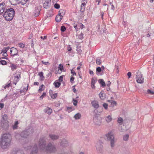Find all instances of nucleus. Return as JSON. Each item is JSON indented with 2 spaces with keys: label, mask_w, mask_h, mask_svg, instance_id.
<instances>
[{
  "label": "nucleus",
  "mask_w": 154,
  "mask_h": 154,
  "mask_svg": "<svg viewBox=\"0 0 154 154\" xmlns=\"http://www.w3.org/2000/svg\"><path fill=\"white\" fill-rule=\"evenodd\" d=\"M12 140L11 136L8 133L3 134L0 140V146L3 149L8 148L10 146Z\"/></svg>",
  "instance_id": "nucleus-1"
},
{
  "label": "nucleus",
  "mask_w": 154,
  "mask_h": 154,
  "mask_svg": "<svg viewBox=\"0 0 154 154\" xmlns=\"http://www.w3.org/2000/svg\"><path fill=\"white\" fill-rule=\"evenodd\" d=\"M46 141L43 137L41 138L39 142V147L40 149L47 152H53L56 151V148L50 143L46 147Z\"/></svg>",
  "instance_id": "nucleus-2"
},
{
  "label": "nucleus",
  "mask_w": 154,
  "mask_h": 154,
  "mask_svg": "<svg viewBox=\"0 0 154 154\" xmlns=\"http://www.w3.org/2000/svg\"><path fill=\"white\" fill-rule=\"evenodd\" d=\"M15 11L12 8L6 9L4 12L3 16L7 21L11 20L14 16Z\"/></svg>",
  "instance_id": "nucleus-3"
},
{
  "label": "nucleus",
  "mask_w": 154,
  "mask_h": 154,
  "mask_svg": "<svg viewBox=\"0 0 154 154\" xmlns=\"http://www.w3.org/2000/svg\"><path fill=\"white\" fill-rule=\"evenodd\" d=\"M33 132V129L32 128H29L26 131L22 132L20 135H17L16 137L17 138V136H20L22 137L26 138L32 134Z\"/></svg>",
  "instance_id": "nucleus-4"
},
{
  "label": "nucleus",
  "mask_w": 154,
  "mask_h": 154,
  "mask_svg": "<svg viewBox=\"0 0 154 154\" xmlns=\"http://www.w3.org/2000/svg\"><path fill=\"white\" fill-rule=\"evenodd\" d=\"M136 78L137 83L141 84L143 82L144 78L143 77L142 74L140 72H137Z\"/></svg>",
  "instance_id": "nucleus-5"
},
{
  "label": "nucleus",
  "mask_w": 154,
  "mask_h": 154,
  "mask_svg": "<svg viewBox=\"0 0 154 154\" xmlns=\"http://www.w3.org/2000/svg\"><path fill=\"white\" fill-rule=\"evenodd\" d=\"M24 149H26L28 150L29 149H31V152L30 154H37L38 149L37 145H35L34 146L32 147L31 146H28L27 148L24 147Z\"/></svg>",
  "instance_id": "nucleus-6"
},
{
  "label": "nucleus",
  "mask_w": 154,
  "mask_h": 154,
  "mask_svg": "<svg viewBox=\"0 0 154 154\" xmlns=\"http://www.w3.org/2000/svg\"><path fill=\"white\" fill-rule=\"evenodd\" d=\"M102 143L101 141H99L96 144V148L97 150L99 152H101L103 151V146Z\"/></svg>",
  "instance_id": "nucleus-7"
},
{
  "label": "nucleus",
  "mask_w": 154,
  "mask_h": 154,
  "mask_svg": "<svg viewBox=\"0 0 154 154\" xmlns=\"http://www.w3.org/2000/svg\"><path fill=\"white\" fill-rule=\"evenodd\" d=\"M94 122L96 125L100 126L101 124V118L99 117L98 116H96L93 119Z\"/></svg>",
  "instance_id": "nucleus-8"
},
{
  "label": "nucleus",
  "mask_w": 154,
  "mask_h": 154,
  "mask_svg": "<svg viewBox=\"0 0 154 154\" xmlns=\"http://www.w3.org/2000/svg\"><path fill=\"white\" fill-rule=\"evenodd\" d=\"M104 138L106 140L110 141L114 139V137L112 132H109L104 135Z\"/></svg>",
  "instance_id": "nucleus-9"
},
{
  "label": "nucleus",
  "mask_w": 154,
  "mask_h": 154,
  "mask_svg": "<svg viewBox=\"0 0 154 154\" xmlns=\"http://www.w3.org/2000/svg\"><path fill=\"white\" fill-rule=\"evenodd\" d=\"M10 54L11 56H14L18 54V51L16 48L12 47L11 48Z\"/></svg>",
  "instance_id": "nucleus-10"
},
{
  "label": "nucleus",
  "mask_w": 154,
  "mask_h": 154,
  "mask_svg": "<svg viewBox=\"0 0 154 154\" xmlns=\"http://www.w3.org/2000/svg\"><path fill=\"white\" fill-rule=\"evenodd\" d=\"M1 127L4 129H6L8 128L9 125L7 121H2L1 122Z\"/></svg>",
  "instance_id": "nucleus-11"
},
{
  "label": "nucleus",
  "mask_w": 154,
  "mask_h": 154,
  "mask_svg": "<svg viewBox=\"0 0 154 154\" xmlns=\"http://www.w3.org/2000/svg\"><path fill=\"white\" fill-rule=\"evenodd\" d=\"M6 5L5 3H0V15L4 13L5 10Z\"/></svg>",
  "instance_id": "nucleus-12"
},
{
  "label": "nucleus",
  "mask_w": 154,
  "mask_h": 154,
  "mask_svg": "<svg viewBox=\"0 0 154 154\" xmlns=\"http://www.w3.org/2000/svg\"><path fill=\"white\" fill-rule=\"evenodd\" d=\"M20 78V74H18L14 76L13 83L16 85L17 82L19 81Z\"/></svg>",
  "instance_id": "nucleus-13"
},
{
  "label": "nucleus",
  "mask_w": 154,
  "mask_h": 154,
  "mask_svg": "<svg viewBox=\"0 0 154 154\" xmlns=\"http://www.w3.org/2000/svg\"><path fill=\"white\" fill-rule=\"evenodd\" d=\"M91 103L93 107L95 109H97L99 107L98 102L97 100H94L92 101Z\"/></svg>",
  "instance_id": "nucleus-14"
},
{
  "label": "nucleus",
  "mask_w": 154,
  "mask_h": 154,
  "mask_svg": "<svg viewBox=\"0 0 154 154\" xmlns=\"http://www.w3.org/2000/svg\"><path fill=\"white\" fill-rule=\"evenodd\" d=\"M12 154H24V153L22 150L15 149L12 151Z\"/></svg>",
  "instance_id": "nucleus-15"
},
{
  "label": "nucleus",
  "mask_w": 154,
  "mask_h": 154,
  "mask_svg": "<svg viewBox=\"0 0 154 154\" xmlns=\"http://www.w3.org/2000/svg\"><path fill=\"white\" fill-rule=\"evenodd\" d=\"M44 112L50 115L52 112V110L50 108L47 107L44 110Z\"/></svg>",
  "instance_id": "nucleus-16"
},
{
  "label": "nucleus",
  "mask_w": 154,
  "mask_h": 154,
  "mask_svg": "<svg viewBox=\"0 0 154 154\" xmlns=\"http://www.w3.org/2000/svg\"><path fill=\"white\" fill-rule=\"evenodd\" d=\"M49 136L50 138L53 140H57L59 137V136L58 135L53 134H50Z\"/></svg>",
  "instance_id": "nucleus-17"
},
{
  "label": "nucleus",
  "mask_w": 154,
  "mask_h": 154,
  "mask_svg": "<svg viewBox=\"0 0 154 154\" xmlns=\"http://www.w3.org/2000/svg\"><path fill=\"white\" fill-rule=\"evenodd\" d=\"M51 2L45 1V2H44L43 4V6L45 8H48L50 5Z\"/></svg>",
  "instance_id": "nucleus-18"
},
{
  "label": "nucleus",
  "mask_w": 154,
  "mask_h": 154,
  "mask_svg": "<svg viewBox=\"0 0 154 154\" xmlns=\"http://www.w3.org/2000/svg\"><path fill=\"white\" fill-rule=\"evenodd\" d=\"M98 82L101 85V86L102 87H104L106 86V84L103 79H99Z\"/></svg>",
  "instance_id": "nucleus-19"
},
{
  "label": "nucleus",
  "mask_w": 154,
  "mask_h": 154,
  "mask_svg": "<svg viewBox=\"0 0 154 154\" xmlns=\"http://www.w3.org/2000/svg\"><path fill=\"white\" fill-rule=\"evenodd\" d=\"M63 17L59 15H57L56 17V21L57 22H60L63 18Z\"/></svg>",
  "instance_id": "nucleus-20"
},
{
  "label": "nucleus",
  "mask_w": 154,
  "mask_h": 154,
  "mask_svg": "<svg viewBox=\"0 0 154 154\" xmlns=\"http://www.w3.org/2000/svg\"><path fill=\"white\" fill-rule=\"evenodd\" d=\"M68 142L65 139L63 140L60 143V145L62 146H66L68 145Z\"/></svg>",
  "instance_id": "nucleus-21"
},
{
  "label": "nucleus",
  "mask_w": 154,
  "mask_h": 154,
  "mask_svg": "<svg viewBox=\"0 0 154 154\" xmlns=\"http://www.w3.org/2000/svg\"><path fill=\"white\" fill-rule=\"evenodd\" d=\"M38 75L40 76V80L42 81L44 80L45 78L44 76H43V73L42 72H39L38 73Z\"/></svg>",
  "instance_id": "nucleus-22"
},
{
  "label": "nucleus",
  "mask_w": 154,
  "mask_h": 154,
  "mask_svg": "<svg viewBox=\"0 0 154 154\" xmlns=\"http://www.w3.org/2000/svg\"><path fill=\"white\" fill-rule=\"evenodd\" d=\"M105 120L107 122L109 123L112 121V119L111 116L109 115L105 117Z\"/></svg>",
  "instance_id": "nucleus-23"
},
{
  "label": "nucleus",
  "mask_w": 154,
  "mask_h": 154,
  "mask_svg": "<svg viewBox=\"0 0 154 154\" xmlns=\"http://www.w3.org/2000/svg\"><path fill=\"white\" fill-rule=\"evenodd\" d=\"M51 92H52V91H49L50 94L51 96V98L53 99H55L57 97V94L56 93H55L54 94H51Z\"/></svg>",
  "instance_id": "nucleus-24"
},
{
  "label": "nucleus",
  "mask_w": 154,
  "mask_h": 154,
  "mask_svg": "<svg viewBox=\"0 0 154 154\" xmlns=\"http://www.w3.org/2000/svg\"><path fill=\"white\" fill-rule=\"evenodd\" d=\"M108 102L110 103V104L111 105V106L112 107L114 106H116L117 104V103L115 101L109 100H108Z\"/></svg>",
  "instance_id": "nucleus-25"
},
{
  "label": "nucleus",
  "mask_w": 154,
  "mask_h": 154,
  "mask_svg": "<svg viewBox=\"0 0 154 154\" xmlns=\"http://www.w3.org/2000/svg\"><path fill=\"white\" fill-rule=\"evenodd\" d=\"M77 27L79 30L80 29H82L85 27V26L82 23H79L77 24Z\"/></svg>",
  "instance_id": "nucleus-26"
},
{
  "label": "nucleus",
  "mask_w": 154,
  "mask_h": 154,
  "mask_svg": "<svg viewBox=\"0 0 154 154\" xmlns=\"http://www.w3.org/2000/svg\"><path fill=\"white\" fill-rule=\"evenodd\" d=\"M65 13V11L63 9H60L59 11V14L62 16H63Z\"/></svg>",
  "instance_id": "nucleus-27"
},
{
  "label": "nucleus",
  "mask_w": 154,
  "mask_h": 154,
  "mask_svg": "<svg viewBox=\"0 0 154 154\" xmlns=\"http://www.w3.org/2000/svg\"><path fill=\"white\" fill-rule=\"evenodd\" d=\"M96 81L93 78H92L91 81V86L92 88H95V84L96 83Z\"/></svg>",
  "instance_id": "nucleus-28"
},
{
  "label": "nucleus",
  "mask_w": 154,
  "mask_h": 154,
  "mask_svg": "<svg viewBox=\"0 0 154 154\" xmlns=\"http://www.w3.org/2000/svg\"><path fill=\"white\" fill-rule=\"evenodd\" d=\"M11 80H9L8 82L5 85V86L4 87V88L5 89L8 88L10 86H11Z\"/></svg>",
  "instance_id": "nucleus-29"
},
{
  "label": "nucleus",
  "mask_w": 154,
  "mask_h": 154,
  "mask_svg": "<svg viewBox=\"0 0 154 154\" xmlns=\"http://www.w3.org/2000/svg\"><path fill=\"white\" fill-rule=\"evenodd\" d=\"M110 146L112 148H113L115 146V141L114 140V138L110 140Z\"/></svg>",
  "instance_id": "nucleus-30"
},
{
  "label": "nucleus",
  "mask_w": 154,
  "mask_h": 154,
  "mask_svg": "<svg viewBox=\"0 0 154 154\" xmlns=\"http://www.w3.org/2000/svg\"><path fill=\"white\" fill-rule=\"evenodd\" d=\"M81 117V114L79 113H77L74 116V118L75 119H79Z\"/></svg>",
  "instance_id": "nucleus-31"
},
{
  "label": "nucleus",
  "mask_w": 154,
  "mask_h": 154,
  "mask_svg": "<svg viewBox=\"0 0 154 154\" xmlns=\"http://www.w3.org/2000/svg\"><path fill=\"white\" fill-rule=\"evenodd\" d=\"M10 67L11 68V69L12 71H14L17 68V66L15 64H12L10 66Z\"/></svg>",
  "instance_id": "nucleus-32"
},
{
  "label": "nucleus",
  "mask_w": 154,
  "mask_h": 154,
  "mask_svg": "<svg viewBox=\"0 0 154 154\" xmlns=\"http://www.w3.org/2000/svg\"><path fill=\"white\" fill-rule=\"evenodd\" d=\"M102 63V60L100 57L97 58L96 60V63L99 65L101 64Z\"/></svg>",
  "instance_id": "nucleus-33"
},
{
  "label": "nucleus",
  "mask_w": 154,
  "mask_h": 154,
  "mask_svg": "<svg viewBox=\"0 0 154 154\" xmlns=\"http://www.w3.org/2000/svg\"><path fill=\"white\" fill-rule=\"evenodd\" d=\"M102 70L101 68L100 67H98L96 68V74L97 75H99V73H100L101 72Z\"/></svg>",
  "instance_id": "nucleus-34"
},
{
  "label": "nucleus",
  "mask_w": 154,
  "mask_h": 154,
  "mask_svg": "<svg viewBox=\"0 0 154 154\" xmlns=\"http://www.w3.org/2000/svg\"><path fill=\"white\" fill-rule=\"evenodd\" d=\"M54 84L55 87L58 88H59L60 85L61 83L60 82H55L54 83Z\"/></svg>",
  "instance_id": "nucleus-35"
},
{
  "label": "nucleus",
  "mask_w": 154,
  "mask_h": 154,
  "mask_svg": "<svg viewBox=\"0 0 154 154\" xmlns=\"http://www.w3.org/2000/svg\"><path fill=\"white\" fill-rule=\"evenodd\" d=\"M129 135L128 134H126L124 136L123 139L125 141H127L128 139Z\"/></svg>",
  "instance_id": "nucleus-36"
},
{
  "label": "nucleus",
  "mask_w": 154,
  "mask_h": 154,
  "mask_svg": "<svg viewBox=\"0 0 154 154\" xmlns=\"http://www.w3.org/2000/svg\"><path fill=\"white\" fill-rule=\"evenodd\" d=\"M123 121L122 118L121 117H119L117 120V122L119 124H122Z\"/></svg>",
  "instance_id": "nucleus-37"
},
{
  "label": "nucleus",
  "mask_w": 154,
  "mask_h": 154,
  "mask_svg": "<svg viewBox=\"0 0 154 154\" xmlns=\"http://www.w3.org/2000/svg\"><path fill=\"white\" fill-rule=\"evenodd\" d=\"M43 87H45V86L43 85H42L40 86L39 87V89L38 90V92H41L42 91H43L44 89H42Z\"/></svg>",
  "instance_id": "nucleus-38"
},
{
  "label": "nucleus",
  "mask_w": 154,
  "mask_h": 154,
  "mask_svg": "<svg viewBox=\"0 0 154 154\" xmlns=\"http://www.w3.org/2000/svg\"><path fill=\"white\" fill-rule=\"evenodd\" d=\"M36 11L37 12L36 13L35 12V16H38L39 14V12H40V10L38 9V8H36L35 9Z\"/></svg>",
  "instance_id": "nucleus-39"
},
{
  "label": "nucleus",
  "mask_w": 154,
  "mask_h": 154,
  "mask_svg": "<svg viewBox=\"0 0 154 154\" xmlns=\"http://www.w3.org/2000/svg\"><path fill=\"white\" fill-rule=\"evenodd\" d=\"M58 70H60L62 72V71H64L63 70V65H62L61 64H60L59 65V66L58 67Z\"/></svg>",
  "instance_id": "nucleus-40"
},
{
  "label": "nucleus",
  "mask_w": 154,
  "mask_h": 154,
  "mask_svg": "<svg viewBox=\"0 0 154 154\" xmlns=\"http://www.w3.org/2000/svg\"><path fill=\"white\" fill-rule=\"evenodd\" d=\"M7 116L6 114H4L2 117L3 120L2 121H7Z\"/></svg>",
  "instance_id": "nucleus-41"
},
{
  "label": "nucleus",
  "mask_w": 154,
  "mask_h": 154,
  "mask_svg": "<svg viewBox=\"0 0 154 154\" xmlns=\"http://www.w3.org/2000/svg\"><path fill=\"white\" fill-rule=\"evenodd\" d=\"M147 92L148 94H149L152 95L154 94V91H152L150 89L148 90Z\"/></svg>",
  "instance_id": "nucleus-42"
},
{
  "label": "nucleus",
  "mask_w": 154,
  "mask_h": 154,
  "mask_svg": "<svg viewBox=\"0 0 154 154\" xmlns=\"http://www.w3.org/2000/svg\"><path fill=\"white\" fill-rule=\"evenodd\" d=\"M0 63L2 65H5L6 64L7 62L5 60H0Z\"/></svg>",
  "instance_id": "nucleus-43"
},
{
  "label": "nucleus",
  "mask_w": 154,
  "mask_h": 154,
  "mask_svg": "<svg viewBox=\"0 0 154 154\" xmlns=\"http://www.w3.org/2000/svg\"><path fill=\"white\" fill-rule=\"evenodd\" d=\"M18 45L19 46L20 48H24V47L25 46V45L23 44V43H19L18 44Z\"/></svg>",
  "instance_id": "nucleus-44"
},
{
  "label": "nucleus",
  "mask_w": 154,
  "mask_h": 154,
  "mask_svg": "<svg viewBox=\"0 0 154 154\" xmlns=\"http://www.w3.org/2000/svg\"><path fill=\"white\" fill-rule=\"evenodd\" d=\"M103 106L105 109H107L108 106L107 104L104 103L103 105Z\"/></svg>",
  "instance_id": "nucleus-45"
},
{
  "label": "nucleus",
  "mask_w": 154,
  "mask_h": 154,
  "mask_svg": "<svg viewBox=\"0 0 154 154\" xmlns=\"http://www.w3.org/2000/svg\"><path fill=\"white\" fill-rule=\"evenodd\" d=\"M72 100L73 101V105L75 106H76L78 103L77 101L74 98Z\"/></svg>",
  "instance_id": "nucleus-46"
},
{
  "label": "nucleus",
  "mask_w": 154,
  "mask_h": 154,
  "mask_svg": "<svg viewBox=\"0 0 154 154\" xmlns=\"http://www.w3.org/2000/svg\"><path fill=\"white\" fill-rule=\"evenodd\" d=\"M85 6H82L81 5V9L80 10V11L82 13L83 12L85 11Z\"/></svg>",
  "instance_id": "nucleus-47"
},
{
  "label": "nucleus",
  "mask_w": 154,
  "mask_h": 154,
  "mask_svg": "<svg viewBox=\"0 0 154 154\" xmlns=\"http://www.w3.org/2000/svg\"><path fill=\"white\" fill-rule=\"evenodd\" d=\"M83 33L82 32H81L79 36V38L80 39H82L83 38Z\"/></svg>",
  "instance_id": "nucleus-48"
},
{
  "label": "nucleus",
  "mask_w": 154,
  "mask_h": 154,
  "mask_svg": "<svg viewBox=\"0 0 154 154\" xmlns=\"http://www.w3.org/2000/svg\"><path fill=\"white\" fill-rule=\"evenodd\" d=\"M54 8L57 9H59L60 7V5L57 3L55 4L54 5Z\"/></svg>",
  "instance_id": "nucleus-49"
},
{
  "label": "nucleus",
  "mask_w": 154,
  "mask_h": 154,
  "mask_svg": "<svg viewBox=\"0 0 154 154\" xmlns=\"http://www.w3.org/2000/svg\"><path fill=\"white\" fill-rule=\"evenodd\" d=\"M99 96L101 99L103 100L104 99V97L103 96V93H102L101 92H100L99 94Z\"/></svg>",
  "instance_id": "nucleus-50"
},
{
  "label": "nucleus",
  "mask_w": 154,
  "mask_h": 154,
  "mask_svg": "<svg viewBox=\"0 0 154 154\" xmlns=\"http://www.w3.org/2000/svg\"><path fill=\"white\" fill-rule=\"evenodd\" d=\"M66 30V27L64 26H62L61 27V31L64 32Z\"/></svg>",
  "instance_id": "nucleus-51"
},
{
  "label": "nucleus",
  "mask_w": 154,
  "mask_h": 154,
  "mask_svg": "<svg viewBox=\"0 0 154 154\" xmlns=\"http://www.w3.org/2000/svg\"><path fill=\"white\" fill-rule=\"evenodd\" d=\"M46 95V93H45V92H43V94H42L40 97V98L41 99H43V97L45 96Z\"/></svg>",
  "instance_id": "nucleus-52"
},
{
  "label": "nucleus",
  "mask_w": 154,
  "mask_h": 154,
  "mask_svg": "<svg viewBox=\"0 0 154 154\" xmlns=\"http://www.w3.org/2000/svg\"><path fill=\"white\" fill-rule=\"evenodd\" d=\"M2 55L3 56L6 57L8 56L7 52L4 51H3Z\"/></svg>",
  "instance_id": "nucleus-53"
},
{
  "label": "nucleus",
  "mask_w": 154,
  "mask_h": 154,
  "mask_svg": "<svg viewBox=\"0 0 154 154\" xmlns=\"http://www.w3.org/2000/svg\"><path fill=\"white\" fill-rule=\"evenodd\" d=\"M42 64H43L44 65H47L48 64H49V65L50 64V63H49V62H46L44 61H42Z\"/></svg>",
  "instance_id": "nucleus-54"
},
{
  "label": "nucleus",
  "mask_w": 154,
  "mask_h": 154,
  "mask_svg": "<svg viewBox=\"0 0 154 154\" xmlns=\"http://www.w3.org/2000/svg\"><path fill=\"white\" fill-rule=\"evenodd\" d=\"M73 27L74 28H75L76 31H77L79 30V29H78V27H77V25L75 24H74Z\"/></svg>",
  "instance_id": "nucleus-55"
},
{
  "label": "nucleus",
  "mask_w": 154,
  "mask_h": 154,
  "mask_svg": "<svg viewBox=\"0 0 154 154\" xmlns=\"http://www.w3.org/2000/svg\"><path fill=\"white\" fill-rule=\"evenodd\" d=\"M67 50L68 51H72V48L71 47V46L70 45H69L68 46L67 48Z\"/></svg>",
  "instance_id": "nucleus-56"
},
{
  "label": "nucleus",
  "mask_w": 154,
  "mask_h": 154,
  "mask_svg": "<svg viewBox=\"0 0 154 154\" xmlns=\"http://www.w3.org/2000/svg\"><path fill=\"white\" fill-rule=\"evenodd\" d=\"M63 76H61L60 77L59 79V80L60 81V82H62L63 80Z\"/></svg>",
  "instance_id": "nucleus-57"
},
{
  "label": "nucleus",
  "mask_w": 154,
  "mask_h": 154,
  "mask_svg": "<svg viewBox=\"0 0 154 154\" xmlns=\"http://www.w3.org/2000/svg\"><path fill=\"white\" fill-rule=\"evenodd\" d=\"M4 106V104L3 103H0V110L2 109Z\"/></svg>",
  "instance_id": "nucleus-58"
},
{
  "label": "nucleus",
  "mask_w": 154,
  "mask_h": 154,
  "mask_svg": "<svg viewBox=\"0 0 154 154\" xmlns=\"http://www.w3.org/2000/svg\"><path fill=\"white\" fill-rule=\"evenodd\" d=\"M74 78L73 76H71L70 78V82L71 83H73L74 82Z\"/></svg>",
  "instance_id": "nucleus-59"
},
{
  "label": "nucleus",
  "mask_w": 154,
  "mask_h": 154,
  "mask_svg": "<svg viewBox=\"0 0 154 154\" xmlns=\"http://www.w3.org/2000/svg\"><path fill=\"white\" fill-rule=\"evenodd\" d=\"M17 127H18L17 125H16L14 124L12 126V128L14 130L16 129H17Z\"/></svg>",
  "instance_id": "nucleus-60"
},
{
  "label": "nucleus",
  "mask_w": 154,
  "mask_h": 154,
  "mask_svg": "<svg viewBox=\"0 0 154 154\" xmlns=\"http://www.w3.org/2000/svg\"><path fill=\"white\" fill-rule=\"evenodd\" d=\"M127 75L128 76V78L129 79L131 76V72H129L127 73Z\"/></svg>",
  "instance_id": "nucleus-61"
},
{
  "label": "nucleus",
  "mask_w": 154,
  "mask_h": 154,
  "mask_svg": "<svg viewBox=\"0 0 154 154\" xmlns=\"http://www.w3.org/2000/svg\"><path fill=\"white\" fill-rule=\"evenodd\" d=\"M71 73L72 74V75H76V73L73 70H71Z\"/></svg>",
  "instance_id": "nucleus-62"
},
{
  "label": "nucleus",
  "mask_w": 154,
  "mask_h": 154,
  "mask_svg": "<svg viewBox=\"0 0 154 154\" xmlns=\"http://www.w3.org/2000/svg\"><path fill=\"white\" fill-rule=\"evenodd\" d=\"M87 1H85V2H83L82 4H81V5L82 6H85L86 5V4L87 3Z\"/></svg>",
  "instance_id": "nucleus-63"
},
{
  "label": "nucleus",
  "mask_w": 154,
  "mask_h": 154,
  "mask_svg": "<svg viewBox=\"0 0 154 154\" xmlns=\"http://www.w3.org/2000/svg\"><path fill=\"white\" fill-rule=\"evenodd\" d=\"M101 15V18L102 20L103 19V17L104 15V13L103 11L100 12Z\"/></svg>",
  "instance_id": "nucleus-64"
}]
</instances>
